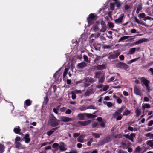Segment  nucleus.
I'll return each instance as SVG.
<instances>
[{
    "label": "nucleus",
    "mask_w": 153,
    "mask_h": 153,
    "mask_svg": "<svg viewBox=\"0 0 153 153\" xmlns=\"http://www.w3.org/2000/svg\"><path fill=\"white\" fill-rule=\"evenodd\" d=\"M59 120L57 119L53 114H52L49 118L48 122L51 126L55 127L59 125Z\"/></svg>",
    "instance_id": "1"
},
{
    "label": "nucleus",
    "mask_w": 153,
    "mask_h": 153,
    "mask_svg": "<svg viewBox=\"0 0 153 153\" xmlns=\"http://www.w3.org/2000/svg\"><path fill=\"white\" fill-rule=\"evenodd\" d=\"M97 18L96 15H94L93 13H90L87 18V21L88 24L89 25H91L94 23V22L96 21Z\"/></svg>",
    "instance_id": "2"
},
{
    "label": "nucleus",
    "mask_w": 153,
    "mask_h": 153,
    "mask_svg": "<svg viewBox=\"0 0 153 153\" xmlns=\"http://www.w3.org/2000/svg\"><path fill=\"white\" fill-rule=\"evenodd\" d=\"M116 67L118 68L124 70H126L129 67L128 65L126 63L122 62H119L116 65Z\"/></svg>",
    "instance_id": "3"
},
{
    "label": "nucleus",
    "mask_w": 153,
    "mask_h": 153,
    "mask_svg": "<svg viewBox=\"0 0 153 153\" xmlns=\"http://www.w3.org/2000/svg\"><path fill=\"white\" fill-rule=\"evenodd\" d=\"M114 53V54L110 53V55L108 57V59H114L117 58L118 56L120 54V53L119 51Z\"/></svg>",
    "instance_id": "4"
},
{
    "label": "nucleus",
    "mask_w": 153,
    "mask_h": 153,
    "mask_svg": "<svg viewBox=\"0 0 153 153\" xmlns=\"http://www.w3.org/2000/svg\"><path fill=\"white\" fill-rule=\"evenodd\" d=\"M61 121L64 123H67L73 121V119L66 116H61L59 117Z\"/></svg>",
    "instance_id": "5"
},
{
    "label": "nucleus",
    "mask_w": 153,
    "mask_h": 153,
    "mask_svg": "<svg viewBox=\"0 0 153 153\" xmlns=\"http://www.w3.org/2000/svg\"><path fill=\"white\" fill-rule=\"evenodd\" d=\"M124 108V107L123 106L117 110L114 114H113V117L114 118H115L117 116L120 115V114L123 110Z\"/></svg>",
    "instance_id": "6"
},
{
    "label": "nucleus",
    "mask_w": 153,
    "mask_h": 153,
    "mask_svg": "<svg viewBox=\"0 0 153 153\" xmlns=\"http://www.w3.org/2000/svg\"><path fill=\"white\" fill-rule=\"evenodd\" d=\"M136 135L135 133H132L130 136L128 134H124L123 136L126 138L129 139L131 142H134V138L135 137Z\"/></svg>",
    "instance_id": "7"
},
{
    "label": "nucleus",
    "mask_w": 153,
    "mask_h": 153,
    "mask_svg": "<svg viewBox=\"0 0 153 153\" xmlns=\"http://www.w3.org/2000/svg\"><path fill=\"white\" fill-rule=\"evenodd\" d=\"M97 120L99 122L100 126L102 128L105 127L106 121L105 120H103L102 118L100 117L97 118Z\"/></svg>",
    "instance_id": "8"
},
{
    "label": "nucleus",
    "mask_w": 153,
    "mask_h": 153,
    "mask_svg": "<svg viewBox=\"0 0 153 153\" xmlns=\"http://www.w3.org/2000/svg\"><path fill=\"white\" fill-rule=\"evenodd\" d=\"M91 122V121L90 120H85L83 121H79L78 122L77 124L79 126H84L89 125Z\"/></svg>",
    "instance_id": "9"
},
{
    "label": "nucleus",
    "mask_w": 153,
    "mask_h": 153,
    "mask_svg": "<svg viewBox=\"0 0 153 153\" xmlns=\"http://www.w3.org/2000/svg\"><path fill=\"white\" fill-rule=\"evenodd\" d=\"M134 91L135 94L140 96L141 95L142 92L141 90L138 86H135L134 87Z\"/></svg>",
    "instance_id": "10"
},
{
    "label": "nucleus",
    "mask_w": 153,
    "mask_h": 153,
    "mask_svg": "<svg viewBox=\"0 0 153 153\" xmlns=\"http://www.w3.org/2000/svg\"><path fill=\"white\" fill-rule=\"evenodd\" d=\"M141 81L142 82V85L143 86L148 84H149L150 82L149 80H147L144 77H142L140 79Z\"/></svg>",
    "instance_id": "11"
},
{
    "label": "nucleus",
    "mask_w": 153,
    "mask_h": 153,
    "mask_svg": "<svg viewBox=\"0 0 153 153\" xmlns=\"http://www.w3.org/2000/svg\"><path fill=\"white\" fill-rule=\"evenodd\" d=\"M102 28L100 30V32H105L106 30V26L105 22L102 21L101 22Z\"/></svg>",
    "instance_id": "12"
},
{
    "label": "nucleus",
    "mask_w": 153,
    "mask_h": 153,
    "mask_svg": "<svg viewBox=\"0 0 153 153\" xmlns=\"http://www.w3.org/2000/svg\"><path fill=\"white\" fill-rule=\"evenodd\" d=\"M87 63L82 62L77 64V67L79 69H83L87 66Z\"/></svg>",
    "instance_id": "13"
},
{
    "label": "nucleus",
    "mask_w": 153,
    "mask_h": 153,
    "mask_svg": "<svg viewBox=\"0 0 153 153\" xmlns=\"http://www.w3.org/2000/svg\"><path fill=\"white\" fill-rule=\"evenodd\" d=\"M124 17V14H122L121 16L117 19L114 20V22L116 23L119 24L121 23Z\"/></svg>",
    "instance_id": "14"
},
{
    "label": "nucleus",
    "mask_w": 153,
    "mask_h": 153,
    "mask_svg": "<svg viewBox=\"0 0 153 153\" xmlns=\"http://www.w3.org/2000/svg\"><path fill=\"white\" fill-rule=\"evenodd\" d=\"M94 93L93 89V88L90 89L86 91L84 94V95L85 96H89L91 94Z\"/></svg>",
    "instance_id": "15"
},
{
    "label": "nucleus",
    "mask_w": 153,
    "mask_h": 153,
    "mask_svg": "<svg viewBox=\"0 0 153 153\" xmlns=\"http://www.w3.org/2000/svg\"><path fill=\"white\" fill-rule=\"evenodd\" d=\"M94 67L96 68L98 70H102L106 68V66L104 64H102L101 65H97V66H94Z\"/></svg>",
    "instance_id": "16"
},
{
    "label": "nucleus",
    "mask_w": 153,
    "mask_h": 153,
    "mask_svg": "<svg viewBox=\"0 0 153 153\" xmlns=\"http://www.w3.org/2000/svg\"><path fill=\"white\" fill-rule=\"evenodd\" d=\"M60 146H59V148L60 149V150L61 151H63L66 150L65 147L64 143L63 142H61L59 143Z\"/></svg>",
    "instance_id": "17"
},
{
    "label": "nucleus",
    "mask_w": 153,
    "mask_h": 153,
    "mask_svg": "<svg viewBox=\"0 0 153 153\" xmlns=\"http://www.w3.org/2000/svg\"><path fill=\"white\" fill-rule=\"evenodd\" d=\"M29 134H25L24 138L25 140V142L26 143H29L30 141V139L29 138Z\"/></svg>",
    "instance_id": "18"
},
{
    "label": "nucleus",
    "mask_w": 153,
    "mask_h": 153,
    "mask_svg": "<svg viewBox=\"0 0 153 153\" xmlns=\"http://www.w3.org/2000/svg\"><path fill=\"white\" fill-rule=\"evenodd\" d=\"M85 113H80L78 114L77 117L80 120H84L85 119Z\"/></svg>",
    "instance_id": "19"
},
{
    "label": "nucleus",
    "mask_w": 153,
    "mask_h": 153,
    "mask_svg": "<svg viewBox=\"0 0 153 153\" xmlns=\"http://www.w3.org/2000/svg\"><path fill=\"white\" fill-rule=\"evenodd\" d=\"M95 81V79L92 77H88L85 79L86 82H89L90 83H93Z\"/></svg>",
    "instance_id": "20"
},
{
    "label": "nucleus",
    "mask_w": 153,
    "mask_h": 153,
    "mask_svg": "<svg viewBox=\"0 0 153 153\" xmlns=\"http://www.w3.org/2000/svg\"><path fill=\"white\" fill-rule=\"evenodd\" d=\"M146 40V39L145 38H143L142 39H139L137 41L135 42V45H138L140 44H141L142 43Z\"/></svg>",
    "instance_id": "21"
},
{
    "label": "nucleus",
    "mask_w": 153,
    "mask_h": 153,
    "mask_svg": "<svg viewBox=\"0 0 153 153\" xmlns=\"http://www.w3.org/2000/svg\"><path fill=\"white\" fill-rule=\"evenodd\" d=\"M85 116H86L89 118H94L96 117V116L92 114L85 113Z\"/></svg>",
    "instance_id": "22"
},
{
    "label": "nucleus",
    "mask_w": 153,
    "mask_h": 153,
    "mask_svg": "<svg viewBox=\"0 0 153 153\" xmlns=\"http://www.w3.org/2000/svg\"><path fill=\"white\" fill-rule=\"evenodd\" d=\"M21 130L20 127L19 126H18L17 127L14 128L13 131L16 134H19Z\"/></svg>",
    "instance_id": "23"
},
{
    "label": "nucleus",
    "mask_w": 153,
    "mask_h": 153,
    "mask_svg": "<svg viewBox=\"0 0 153 153\" xmlns=\"http://www.w3.org/2000/svg\"><path fill=\"white\" fill-rule=\"evenodd\" d=\"M142 4L141 3H140L138 4L137 8L136 11V13H139L140 11L142 9Z\"/></svg>",
    "instance_id": "24"
},
{
    "label": "nucleus",
    "mask_w": 153,
    "mask_h": 153,
    "mask_svg": "<svg viewBox=\"0 0 153 153\" xmlns=\"http://www.w3.org/2000/svg\"><path fill=\"white\" fill-rule=\"evenodd\" d=\"M95 75L94 77L95 78H99L100 75L102 74V73L101 71H99L95 72Z\"/></svg>",
    "instance_id": "25"
},
{
    "label": "nucleus",
    "mask_w": 153,
    "mask_h": 153,
    "mask_svg": "<svg viewBox=\"0 0 153 153\" xmlns=\"http://www.w3.org/2000/svg\"><path fill=\"white\" fill-rule=\"evenodd\" d=\"M135 113H136L137 116H139L141 113V109H139L138 108H137L135 110Z\"/></svg>",
    "instance_id": "26"
},
{
    "label": "nucleus",
    "mask_w": 153,
    "mask_h": 153,
    "mask_svg": "<svg viewBox=\"0 0 153 153\" xmlns=\"http://www.w3.org/2000/svg\"><path fill=\"white\" fill-rule=\"evenodd\" d=\"M146 144L149 146L153 148V140H149L147 141L146 142Z\"/></svg>",
    "instance_id": "27"
},
{
    "label": "nucleus",
    "mask_w": 153,
    "mask_h": 153,
    "mask_svg": "<svg viewBox=\"0 0 153 153\" xmlns=\"http://www.w3.org/2000/svg\"><path fill=\"white\" fill-rule=\"evenodd\" d=\"M136 50L135 48H132L130 49L128 53L130 54H133L135 53Z\"/></svg>",
    "instance_id": "28"
},
{
    "label": "nucleus",
    "mask_w": 153,
    "mask_h": 153,
    "mask_svg": "<svg viewBox=\"0 0 153 153\" xmlns=\"http://www.w3.org/2000/svg\"><path fill=\"white\" fill-rule=\"evenodd\" d=\"M4 145L0 143V153H3L4 151Z\"/></svg>",
    "instance_id": "29"
},
{
    "label": "nucleus",
    "mask_w": 153,
    "mask_h": 153,
    "mask_svg": "<svg viewBox=\"0 0 153 153\" xmlns=\"http://www.w3.org/2000/svg\"><path fill=\"white\" fill-rule=\"evenodd\" d=\"M84 137L82 135L80 136L77 138V140L78 142L83 143V142Z\"/></svg>",
    "instance_id": "30"
},
{
    "label": "nucleus",
    "mask_w": 153,
    "mask_h": 153,
    "mask_svg": "<svg viewBox=\"0 0 153 153\" xmlns=\"http://www.w3.org/2000/svg\"><path fill=\"white\" fill-rule=\"evenodd\" d=\"M129 36H123L120 38L118 41V42H120L121 41H123L129 38Z\"/></svg>",
    "instance_id": "31"
},
{
    "label": "nucleus",
    "mask_w": 153,
    "mask_h": 153,
    "mask_svg": "<svg viewBox=\"0 0 153 153\" xmlns=\"http://www.w3.org/2000/svg\"><path fill=\"white\" fill-rule=\"evenodd\" d=\"M105 79V78L104 75L102 76L98 81L99 83H103L104 82Z\"/></svg>",
    "instance_id": "32"
},
{
    "label": "nucleus",
    "mask_w": 153,
    "mask_h": 153,
    "mask_svg": "<svg viewBox=\"0 0 153 153\" xmlns=\"http://www.w3.org/2000/svg\"><path fill=\"white\" fill-rule=\"evenodd\" d=\"M25 104L27 106H29L31 105V101L30 99H27L25 101Z\"/></svg>",
    "instance_id": "33"
},
{
    "label": "nucleus",
    "mask_w": 153,
    "mask_h": 153,
    "mask_svg": "<svg viewBox=\"0 0 153 153\" xmlns=\"http://www.w3.org/2000/svg\"><path fill=\"white\" fill-rule=\"evenodd\" d=\"M153 64V62L149 63L145 65H143L142 66V67L143 68H147L149 66H151Z\"/></svg>",
    "instance_id": "34"
},
{
    "label": "nucleus",
    "mask_w": 153,
    "mask_h": 153,
    "mask_svg": "<svg viewBox=\"0 0 153 153\" xmlns=\"http://www.w3.org/2000/svg\"><path fill=\"white\" fill-rule=\"evenodd\" d=\"M131 113V111L130 110H125L123 113V115L127 116L130 114Z\"/></svg>",
    "instance_id": "35"
},
{
    "label": "nucleus",
    "mask_w": 153,
    "mask_h": 153,
    "mask_svg": "<svg viewBox=\"0 0 153 153\" xmlns=\"http://www.w3.org/2000/svg\"><path fill=\"white\" fill-rule=\"evenodd\" d=\"M111 138L109 136L107 137L103 140V141L106 143L109 142Z\"/></svg>",
    "instance_id": "36"
},
{
    "label": "nucleus",
    "mask_w": 153,
    "mask_h": 153,
    "mask_svg": "<svg viewBox=\"0 0 153 153\" xmlns=\"http://www.w3.org/2000/svg\"><path fill=\"white\" fill-rule=\"evenodd\" d=\"M150 107V105L149 104H145L144 105H143L142 107V108L143 111L146 108H149Z\"/></svg>",
    "instance_id": "37"
},
{
    "label": "nucleus",
    "mask_w": 153,
    "mask_h": 153,
    "mask_svg": "<svg viewBox=\"0 0 153 153\" xmlns=\"http://www.w3.org/2000/svg\"><path fill=\"white\" fill-rule=\"evenodd\" d=\"M135 21L138 24L143 25V22L141 21H139L136 17H134Z\"/></svg>",
    "instance_id": "38"
},
{
    "label": "nucleus",
    "mask_w": 153,
    "mask_h": 153,
    "mask_svg": "<svg viewBox=\"0 0 153 153\" xmlns=\"http://www.w3.org/2000/svg\"><path fill=\"white\" fill-rule=\"evenodd\" d=\"M100 135H101V134H99L98 133H93L92 134V135H93V136L96 138H98L100 137Z\"/></svg>",
    "instance_id": "39"
},
{
    "label": "nucleus",
    "mask_w": 153,
    "mask_h": 153,
    "mask_svg": "<svg viewBox=\"0 0 153 153\" xmlns=\"http://www.w3.org/2000/svg\"><path fill=\"white\" fill-rule=\"evenodd\" d=\"M68 70L67 68H65V69L64 71L63 72V78H64L65 77L67 74L68 72Z\"/></svg>",
    "instance_id": "40"
},
{
    "label": "nucleus",
    "mask_w": 153,
    "mask_h": 153,
    "mask_svg": "<svg viewBox=\"0 0 153 153\" xmlns=\"http://www.w3.org/2000/svg\"><path fill=\"white\" fill-rule=\"evenodd\" d=\"M101 57L100 56H97L96 57L95 59L94 60V63H97V62L99 61Z\"/></svg>",
    "instance_id": "41"
},
{
    "label": "nucleus",
    "mask_w": 153,
    "mask_h": 153,
    "mask_svg": "<svg viewBox=\"0 0 153 153\" xmlns=\"http://www.w3.org/2000/svg\"><path fill=\"white\" fill-rule=\"evenodd\" d=\"M104 104H106L107 103V106L109 107H110L113 106L112 103L111 102H105Z\"/></svg>",
    "instance_id": "42"
},
{
    "label": "nucleus",
    "mask_w": 153,
    "mask_h": 153,
    "mask_svg": "<svg viewBox=\"0 0 153 153\" xmlns=\"http://www.w3.org/2000/svg\"><path fill=\"white\" fill-rule=\"evenodd\" d=\"M87 108L96 109H97V108L96 107H95L94 105H92L88 106Z\"/></svg>",
    "instance_id": "43"
},
{
    "label": "nucleus",
    "mask_w": 153,
    "mask_h": 153,
    "mask_svg": "<svg viewBox=\"0 0 153 153\" xmlns=\"http://www.w3.org/2000/svg\"><path fill=\"white\" fill-rule=\"evenodd\" d=\"M83 58L84 59V62H87L88 61V56L85 55H84L83 56Z\"/></svg>",
    "instance_id": "44"
},
{
    "label": "nucleus",
    "mask_w": 153,
    "mask_h": 153,
    "mask_svg": "<svg viewBox=\"0 0 153 153\" xmlns=\"http://www.w3.org/2000/svg\"><path fill=\"white\" fill-rule=\"evenodd\" d=\"M149 84H148L145 85L146 88V89L147 91L148 92H149L151 90L150 89V87L149 85Z\"/></svg>",
    "instance_id": "45"
},
{
    "label": "nucleus",
    "mask_w": 153,
    "mask_h": 153,
    "mask_svg": "<svg viewBox=\"0 0 153 153\" xmlns=\"http://www.w3.org/2000/svg\"><path fill=\"white\" fill-rule=\"evenodd\" d=\"M146 16V15L145 13H140L138 15V17L140 18H145Z\"/></svg>",
    "instance_id": "46"
},
{
    "label": "nucleus",
    "mask_w": 153,
    "mask_h": 153,
    "mask_svg": "<svg viewBox=\"0 0 153 153\" xmlns=\"http://www.w3.org/2000/svg\"><path fill=\"white\" fill-rule=\"evenodd\" d=\"M71 97L73 100L75 99L76 98V95L75 93L73 91L71 93Z\"/></svg>",
    "instance_id": "47"
},
{
    "label": "nucleus",
    "mask_w": 153,
    "mask_h": 153,
    "mask_svg": "<svg viewBox=\"0 0 153 153\" xmlns=\"http://www.w3.org/2000/svg\"><path fill=\"white\" fill-rule=\"evenodd\" d=\"M108 25L109 28H113L114 27L113 23L111 22H108Z\"/></svg>",
    "instance_id": "48"
},
{
    "label": "nucleus",
    "mask_w": 153,
    "mask_h": 153,
    "mask_svg": "<svg viewBox=\"0 0 153 153\" xmlns=\"http://www.w3.org/2000/svg\"><path fill=\"white\" fill-rule=\"evenodd\" d=\"M53 133V131H52L51 130L48 131L47 132L46 134L48 136H50Z\"/></svg>",
    "instance_id": "49"
},
{
    "label": "nucleus",
    "mask_w": 153,
    "mask_h": 153,
    "mask_svg": "<svg viewBox=\"0 0 153 153\" xmlns=\"http://www.w3.org/2000/svg\"><path fill=\"white\" fill-rule=\"evenodd\" d=\"M116 4L117 7L118 8H120V7L122 6V5L120 2H116Z\"/></svg>",
    "instance_id": "50"
},
{
    "label": "nucleus",
    "mask_w": 153,
    "mask_h": 153,
    "mask_svg": "<svg viewBox=\"0 0 153 153\" xmlns=\"http://www.w3.org/2000/svg\"><path fill=\"white\" fill-rule=\"evenodd\" d=\"M93 30L94 32H97L99 31V29L97 26H95L93 27Z\"/></svg>",
    "instance_id": "51"
},
{
    "label": "nucleus",
    "mask_w": 153,
    "mask_h": 153,
    "mask_svg": "<svg viewBox=\"0 0 153 153\" xmlns=\"http://www.w3.org/2000/svg\"><path fill=\"white\" fill-rule=\"evenodd\" d=\"M114 3H111L110 4V7L111 10H113L114 9Z\"/></svg>",
    "instance_id": "52"
},
{
    "label": "nucleus",
    "mask_w": 153,
    "mask_h": 153,
    "mask_svg": "<svg viewBox=\"0 0 153 153\" xmlns=\"http://www.w3.org/2000/svg\"><path fill=\"white\" fill-rule=\"evenodd\" d=\"M124 9L125 10H128L130 8V7L129 5H128V4H126L124 6Z\"/></svg>",
    "instance_id": "53"
},
{
    "label": "nucleus",
    "mask_w": 153,
    "mask_h": 153,
    "mask_svg": "<svg viewBox=\"0 0 153 153\" xmlns=\"http://www.w3.org/2000/svg\"><path fill=\"white\" fill-rule=\"evenodd\" d=\"M72 112L71 110L70 109H68L66 110L65 112V113L66 114H71Z\"/></svg>",
    "instance_id": "54"
},
{
    "label": "nucleus",
    "mask_w": 153,
    "mask_h": 153,
    "mask_svg": "<svg viewBox=\"0 0 153 153\" xmlns=\"http://www.w3.org/2000/svg\"><path fill=\"white\" fill-rule=\"evenodd\" d=\"M109 88V86L108 85H105L103 88V91H106Z\"/></svg>",
    "instance_id": "55"
},
{
    "label": "nucleus",
    "mask_w": 153,
    "mask_h": 153,
    "mask_svg": "<svg viewBox=\"0 0 153 153\" xmlns=\"http://www.w3.org/2000/svg\"><path fill=\"white\" fill-rule=\"evenodd\" d=\"M59 146V144L57 143H54L52 145V147L53 148H56L58 147Z\"/></svg>",
    "instance_id": "56"
},
{
    "label": "nucleus",
    "mask_w": 153,
    "mask_h": 153,
    "mask_svg": "<svg viewBox=\"0 0 153 153\" xmlns=\"http://www.w3.org/2000/svg\"><path fill=\"white\" fill-rule=\"evenodd\" d=\"M93 141V140L92 138L91 139L89 140L87 142V145L89 146H91V143Z\"/></svg>",
    "instance_id": "57"
},
{
    "label": "nucleus",
    "mask_w": 153,
    "mask_h": 153,
    "mask_svg": "<svg viewBox=\"0 0 153 153\" xmlns=\"http://www.w3.org/2000/svg\"><path fill=\"white\" fill-rule=\"evenodd\" d=\"M16 147L17 148H19L21 147V144L19 142H16Z\"/></svg>",
    "instance_id": "58"
},
{
    "label": "nucleus",
    "mask_w": 153,
    "mask_h": 153,
    "mask_svg": "<svg viewBox=\"0 0 153 153\" xmlns=\"http://www.w3.org/2000/svg\"><path fill=\"white\" fill-rule=\"evenodd\" d=\"M60 127V126H58L57 127H55L52 128L51 129V130L52 131H53V133L57 129H58Z\"/></svg>",
    "instance_id": "59"
},
{
    "label": "nucleus",
    "mask_w": 153,
    "mask_h": 153,
    "mask_svg": "<svg viewBox=\"0 0 153 153\" xmlns=\"http://www.w3.org/2000/svg\"><path fill=\"white\" fill-rule=\"evenodd\" d=\"M152 135L150 133H148L146 134L145 136L146 137H149L150 138H152Z\"/></svg>",
    "instance_id": "60"
},
{
    "label": "nucleus",
    "mask_w": 153,
    "mask_h": 153,
    "mask_svg": "<svg viewBox=\"0 0 153 153\" xmlns=\"http://www.w3.org/2000/svg\"><path fill=\"white\" fill-rule=\"evenodd\" d=\"M116 117V120H118L121 119L122 118V116H121V115H120L117 116Z\"/></svg>",
    "instance_id": "61"
},
{
    "label": "nucleus",
    "mask_w": 153,
    "mask_h": 153,
    "mask_svg": "<svg viewBox=\"0 0 153 153\" xmlns=\"http://www.w3.org/2000/svg\"><path fill=\"white\" fill-rule=\"evenodd\" d=\"M79 133H74L73 137L75 138H76L79 136Z\"/></svg>",
    "instance_id": "62"
},
{
    "label": "nucleus",
    "mask_w": 153,
    "mask_h": 153,
    "mask_svg": "<svg viewBox=\"0 0 153 153\" xmlns=\"http://www.w3.org/2000/svg\"><path fill=\"white\" fill-rule=\"evenodd\" d=\"M152 125H153V120H151L149 122L148 125L149 126H151Z\"/></svg>",
    "instance_id": "63"
},
{
    "label": "nucleus",
    "mask_w": 153,
    "mask_h": 153,
    "mask_svg": "<svg viewBox=\"0 0 153 153\" xmlns=\"http://www.w3.org/2000/svg\"><path fill=\"white\" fill-rule=\"evenodd\" d=\"M66 109V108L65 107H63L60 109V111L62 112H64L65 111Z\"/></svg>",
    "instance_id": "64"
}]
</instances>
